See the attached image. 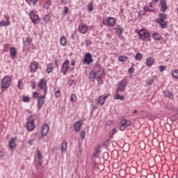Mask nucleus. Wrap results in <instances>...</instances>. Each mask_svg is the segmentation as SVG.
<instances>
[{
    "label": "nucleus",
    "instance_id": "1",
    "mask_svg": "<svg viewBox=\"0 0 178 178\" xmlns=\"http://www.w3.org/2000/svg\"><path fill=\"white\" fill-rule=\"evenodd\" d=\"M35 116L34 115H31L30 118H26V129L28 131H33L35 129Z\"/></svg>",
    "mask_w": 178,
    "mask_h": 178
},
{
    "label": "nucleus",
    "instance_id": "2",
    "mask_svg": "<svg viewBox=\"0 0 178 178\" xmlns=\"http://www.w3.org/2000/svg\"><path fill=\"white\" fill-rule=\"evenodd\" d=\"M127 86V81L126 79H122L118 83V86L116 89L117 94H120L121 92H124L126 87Z\"/></svg>",
    "mask_w": 178,
    "mask_h": 178
},
{
    "label": "nucleus",
    "instance_id": "3",
    "mask_svg": "<svg viewBox=\"0 0 178 178\" xmlns=\"http://www.w3.org/2000/svg\"><path fill=\"white\" fill-rule=\"evenodd\" d=\"M10 77L8 76H6L3 79L1 80V88L6 90V88H9V86H10Z\"/></svg>",
    "mask_w": 178,
    "mask_h": 178
},
{
    "label": "nucleus",
    "instance_id": "4",
    "mask_svg": "<svg viewBox=\"0 0 178 178\" xmlns=\"http://www.w3.org/2000/svg\"><path fill=\"white\" fill-rule=\"evenodd\" d=\"M138 34L140 40H144L145 38H148L149 37V31L144 29L139 31Z\"/></svg>",
    "mask_w": 178,
    "mask_h": 178
},
{
    "label": "nucleus",
    "instance_id": "5",
    "mask_svg": "<svg viewBox=\"0 0 178 178\" xmlns=\"http://www.w3.org/2000/svg\"><path fill=\"white\" fill-rule=\"evenodd\" d=\"M70 66V62L68 60H66L62 65L61 72L64 76H66L67 74V72L69 70Z\"/></svg>",
    "mask_w": 178,
    "mask_h": 178
},
{
    "label": "nucleus",
    "instance_id": "6",
    "mask_svg": "<svg viewBox=\"0 0 178 178\" xmlns=\"http://www.w3.org/2000/svg\"><path fill=\"white\" fill-rule=\"evenodd\" d=\"M29 16L33 24H37V23H40V17H38L33 10L30 12Z\"/></svg>",
    "mask_w": 178,
    "mask_h": 178
},
{
    "label": "nucleus",
    "instance_id": "7",
    "mask_svg": "<svg viewBox=\"0 0 178 178\" xmlns=\"http://www.w3.org/2000/svg\"><path fill=\"white\" fill-rule=\"evenodd\" d=\"M83 63H86V65H90L92 63V56H91V54L86 53L83 58Z\"/></svg>",
    "mask_w": 178,
    "mask_h": 178
},
{
    "label": "nucleus",
    "instance_id": "8",
    "mask_svg": "<svg viewBox=\"0 0 178 178\" xmlns=\"http://www.w3.org/2000/svg\"><path fill=\"white\" fill-rule=\"evenodd\" d=\"M45 102V95H40L38 97V109H41L44 103Z\"/></svg>",
    "mask_w": 178,
    "mask_h": 178
},
{
    "label": "nucleus",
    "instance_id": "9",
    "mask_svg": "<svg viewBox=\"0 0 178 178\" xmlns=\"http://www.w3.org/2000/svg\"><path fill=\"white\" fill-rule=\"evenodd\" d=\"M48 131H49V126L47 124H44L42 127V129H41V135L42 137H45V136H47V134H48Z\"/></svg>",
    "mask_w": 178,
    "mask_h": 178
},
{
    "label": "nucleus",
    "instance_id": "10",
    "mask_svg": "<svg viewBox=\"0 0 178 178\" xmlns=\"http://www.w3.org/2000/svg\"><path fill=\"white\" fill-rule=\"evenodd\" d=\"M109 97V94L102 95L99 97L98 104L99 105H104L105 104V102L106 101V98Z\"/></svg>",
    "mask_w": 178,
    "mask_h": 178
},
{
    "label": "nucleus",
    "instance_id": "11",
    "mask_svg": "<svg viewBox=\"0 0 178 178\" xmlns=\"http://www.w3.org/2000/svg\"><path fill=\"white\" fill-rule=\"evenodd\" d=\"M44 86H47V82L45 81V79H41L39 82L38 87L40 90H43L44 94H47V88H44Z\"/></svg>",
    "mask_w": 178,
    "mask_h": 178
},
{
    "label": "nucleus",
    "instance_id": "12",
    "mask_svg": "<svg viewBox=\"0 0 178 178\" xmlns=\"http://www.w3.org/2000/svg\"><path fill=\"white\" fill-rule=\"evenodd\" d=\"M154 10H155L154 3H150L148 6L144 7L145 12H154Z\"/></svg>",
    "mask_w": 178,
    "mask_h": 178
},
{
    "label": "nucleus",
    "instance_id": "13",
    "mask_svg": "<svg viewBox=\"0 0 178 178\" xmlns=\"http://www.w3.org/2000/svg\"><path fill=\"white\" fill-rule=\"evenodd\" d=\"M107 26H108V27H112L113 26H115L116 21L115 20V18L112 17H109L107 19Z\"/></svg>",
    "mask_w": 178,
    "mask_h": 178
},
{
    "label": "nucleus",
    "instance_id": "14",
    "mask_svg": "<svg viewBox=\"0 0 178 178\" xmlns=\"http://www.w3.org/2000/svg\"><path fill=\"white\" fill-rule=\"evenodd\" d=\"M88 27L86 24L79 25V31H80L82 34H86L87 33Z\"/></svg>",
    "mask_w": 178,
    "mask_h": 178
},
{
    "label": "nucleus",
    "instance_id": "15",
    "mask_svg": "<svg viewBox=\"0 0 178 178\" xmlns=\"http://www.w3.org/2000/svg\"><path fill=\"white\" fill-rule=\"evenodd\" d=\"M161 12H166L168 9V5L166 4V1L165 0H161Z\"/></svg>",
    "mask_w": 178,
    "mask_h": 178
},
{
    "label": "nucleus",
    "instance_id": "16",
    "mask_svg": "<svg viewBox=\"0 0 178 178\" xmlns=\"http://www.w3.org/2000/svg\"><path fill=\"white\" fill-rule=\"evenodd\" d=\"M105 72V70H104V68L102 67H99L97 72H96V76L97 79H101V77H102V75L104 74V72Z\"/></svg>",
    "mask_w": 178,
    "mask_h": 178
},
{
    "label": "nucleus",
    "instance_id": "17",
    "mask_svg": "<svg viewBox=\"0 0 178 178\" xmlns=\"http://www.w3.org/2000/svg\"><path fill=\"white\" fill-rule=\"evenodd\" d=\"M17 54V52L16 51V48H15V47L10 48V58H12V59H15V58H16Z\"/></svg>",
    "mask_w": 178,
    "mask_h": 178
},
{
    "label": "nucleus",
    "instance_id": "18",
    "mask_svg": "<svg viewBox=\"0 0 178 178\" xmlns=\"http://www.w3.org/2000/svg\"><path fill=\"white\" fill-rule=\"evenodd\" d=\"M74 129L75 131H80L81 129V122L80 121L76 122L75 124H74Z\"/></svg>",
    "mask_w": 178,
    "mask_h": 178
},
{
    "label": "nucleus",
    "instance_id": "19",
    "mask_svg": "<svg viewBox=\"0 0 178 178\" xmlns=\"http://www.w3.org/2000/svg\"><path fill=\"white\" fill-rule=\"evenodd\" d=\"M16 140L14 138H12L9 142V148L10 149H13L16 147Z\"/></svg>",
    "mask_w": 178,
    "mask_h": 178
},
{
    "label": "nucleus",
    "instance_id": "20",
    "mask_svg": "<svg viewBox=\"0 0 178 178\" xmlns=\"http://www.w3.org/2000/svg\"><path fill=\"white\" fill-rule=\"evenodd\" d=\"M89 79L90 80H92V81H94V80H95V79H98L97 78V74L95 72V71L94 70H91L90 74H89Z\"/></svg>",
    "mask_w": 178,
    "mask_h": 178
},
{
    "label": "nucleus",
    "instance_id": "21",
    "mask_svg": "<svg viewBox=\"0 0 178 178\" xmlns=\"http://www.w3.org/2000/svg\"><path fill=\"white\" fill-rule=\"evenodd\" d=\"M146 65L149 67H151L152 65H154V58L152 57H149L146 59Z\"/></svg>",
    "mask_w": 178,
    "mask_h": 178
},
{
    "label": "nucleus",
    "instance_id": "22",
    "mask_svg": "<svg viewBox=\"0 0 178 178\" xmlns=\"http://www.w3.org/2000/svg\"><path fill=\"white\" fill-rule=\"evenodd\" d=\"M31 67V70H32V72H35L37 70V69L38 68V63L37 62H33L30 65Z\"/></svg>",
    "mask_w": 178,
    "mask_h": 178
},
{
    "label": "nucleus",
    "instance_id": "23",
    "mask_svg": "<svg viewBox=\"0 0 178 178\" xmlns=\"http://www.w3.org/2000/svg\"><path fill=\"white\" fill-rule=\"evenodd\" d=\"M166 16H167L166 14L160 13L159 15V17H160V18L157 19L156 20V22H162L163 20H166V19H167Z\"/></svg>",
    "mask_w": 178,
    "mask_h": 178
},
{
    "label": "nucleus",
    "instance_id": "24",
    "mask_svg": "<svg viewBox=\"0 0 178 178\" xmlns=\"http://www.w3.org/2000/svg\"><path fill=\"white\" fill-rule=\"evenodd\" d=\"M152 38H154V40H156L157 41H161L162 36H161V34H159V33H154L152 35Z\"/></svg>",
    "mask_w": 178,
    "mask_h": 178
},
{
    "label": "nucleus",
    "instance_id": "25",
    "mask_svg": "<svg viewBox=\"0 0 178 178\" xmlns=\"http://www.w3.org/2000/svg\"><path fill=\"white\" fill-rule=\"evenodd\" d=\"M67 149V143L66 141H64L61 143V152H65Z\"/></svg>",
    "mask_w": 178,
    "mask_h": 178
},
{
    "label": "nucleus",
    "instance_id": "26",
    "mask_svg": "<svg viewBox=\"0 0 178 178\" xmlns=\"http://www.w3.org/2000/svg\"><path fill=\"white\" fill-rule=\"evenodd\" d=\"M157 23L160 24L161 29H166V27H168V23L165 20L162 22L159 21Z\"/></svg>",
    "mask_w": 178,
    "mask_h": 178
},
{
    "label": "nucleus",
    "instance_id": "27",
    "mask_svg": "<svg viewBox=\"0 0 178 178\" xmlns=\"http://www.w3.org/2000/svg\"><path fill=\"white\" fill-rule=\"evenodd\" d=\"M116 33L118 35H122L123 34V28L118 25L116 28Z\"/></svg>",
    "mask_w": 178,
    "mask_h": 178
},
{
    "label": "nucleus",
    "instance_id": "28",
    "mask_svg": "<svg viewBox=\"0 0 178 178\" xmlns=\"http://www.w3.org/2000/svg\"><path fill=\"white\" fill-rule=\"evenodd\" d=\"M164 95H165V97H168V98H173L174 97L173 92L169 90H165Z\"/></svg>",
    "mask_w": 178,
    "mask_h": 178
},
{
    "label": "nucleus",
    "instance_id": "29",
    "mask_svg": "<svg viewBox=\"0 0 178 178\" xmlns=\"http://www.w3.org/2000/svg\"><path fill=\"white\" fill-rule=\"evenodd\" d=\"M52 70H54V66H53L52 63H49L47 65V74H49V73H52Z\"/></svg>",
    "mask_w": 178,
    "mask_h": 178
},
{
    "label": "nucleus",
    "instance_id": "30",
    "mask_svg": "<svg viewBox=\"0 0 178 178\" xmlns=\"http://www.w3.org/2000/svg\"><path fill=\"white\" fill-rule=\"evenodd\" d=\"M114 99H120V101H123L124 99V97L119 95V93L114 95Z\"/></svg>",
    "mask_w": 178,
    "mask_h": 178
},
{
    "label": "nucleus",
    "instance_id": "31",
    "mask_svg": "<svg viewBox=\"0 0 178 178\" xmlns=\"http://www.w3.org/2000/svg\"><path fill=\"white\" fill-rule=\"evenodd\" d=\"M118 60L120 62H126L127 60V56H120L118 57Z\"/></svg>",
    "mask_w": 178,
    "mask_h": 178
},
{
    "label": "nucleus",
    "instance_id": "32",
    "mask_svg": "<svg viewBox=\"0 0 178 178\" xmlns=\"http://www.w3.org/2000/svg\"><path fill=\"white\" fill-rule=\"evenodd\" d=\"M60 42L61 45H63V46L66 45V42H67L66 38L65 36L61 37L60 39Z\"/></svg>",
    "mask_w": 178,
    "mask_h": 178
},
{
    "label": "nucleus",
    "instance_id": "33",
    "mask_svg": "<svg viewBox=\"0 0 178 178\" xmlns=\"http://www.w3.org/2000/svg\"><path fill=\"white\" fill-rule=\"evenodd\" d=\"M70 101L72 102H76L77 101V96L76 94H72L70 96Z\"/></svg>",
    "mask_w": 178,
    "mask_h": 178
},
{
    "label": "nucleus",
    "instance_id": "34",
    "mask_svg": "<svg viewBox=\"0 0 178 178\" xmlns=\"http://www.w3.org/2000/svg\"><path fill=\"white\" fill-rule=\"evenodd\" d=\"M9 24H10V23H9L8 21L0 22L1 27H5V26H9Z\"/></svg>",
    "mask_w": 178,
    "mask_h": 178
},
{
    "label": "nucleus",
    "instance_id": "35",
    "mask_svg": "<svg viewBox=\"0 0 178 178\" xmlns=\"http://www.w3.org/2000/svg\"><path fill=\"white\" fill-rule=\"evenodd\" d=\"M135 59L136 60H141V59H143V54H141V53H137Z\"/></svg>",
    "mask_w": 178,
    "mask_h": 178
},
{
    "label": "nucleus",
    "instance_id": "36",
    "mask_svg": "<svg viewBox=\"0 0 178 178\" xmlns=\"http://www.w3.org/2000/svg\"><path fill=\"white\" fill-rule=\"evenodd\" d=\"M129 172L131 175H136V173H137V168H136V167H131Z\"/></svg>",
    "mask_w": 178,
    "mask_h": 178
},
{
    "label": "nucleus",
    "instance_id": "37",
    "mask_svg": "<svg viewBox=\"0 0 178 178\" xmlns=\"http://www.w3.org/2000/svg\"><path fill=\"white\" fill-rule=\"evenodd\" d=\"M127 123V120L123 119L120 121V124L123 127V130L126 129V124Z\"/></svg>",
    "mask_w": 178,
    "mask_h": 178
},
{
    "label": "nucleus",
    "instance_id": "38",
    "mask_svg": "<svg viewBox=\"0 0 178 178\" xmlns=\"http://www.w3.org/2000/svg\"><path fill=\"white\" fill-rule=\"evenodd\" d=\"M118 131V130H116V129H113L108 134V136L111 138H112V137H113L115 133H116Z\"/></svg>",
    "mask_w": 178,
    "mask_h": 178
},
{
    "label": "nucleus",
    "instance_id": "39",
    "mask_svg": "<svg viewBox=\"0 0 178 178\" xmlns=\"http://www.w3.org/2000/svg\"><path fill=\"white\" fill-rule=\"evenodd\" d=\"M36 155L38 161H41L42 159V154L40 150H37Z\"/></svg>",
    "mask_w": 178,
    "mask_h": 178
},
{
    "label": "nucleus",
    "instance_id": "40",
    "mask_svg": "<svg viewBox=\"0 0 178 178\" xmlns=\"http://www.w3.org/2000/svg\"><path fill=\"white\" fill-rule=\"evenodd\" d=\"M51 1H47L44 5L43 6V7L44 8V9H49V6H51Z\"/></svg>",
    "mask_w": 178,
    "mask_h": 178
},
{
    "label": "nucleus",
    "instance_id": "41",
    "mask_svg": "<svg viewBox=\"0 0 178 178\" xmlns=\"http://www.w3.org/2000/svg\"><path fill=\"white\" fill-rule=\"evenodd\" d=\"M172 75L173 77H175V79H178V70H174L172 72Z\"/></svg>",
    "mask_w": 178,
    "mask_h": 178
},
{
    "label": "nucleus",
    "instance_id": "42",
    "mask_svg": "<svg viewBox=\"0 0 178 178\" xmlns=\"http://www.w3.org/2000/svg\"><path fill=\"white\" fill-rule=\"evenodd\" d=\"M43 19L46 23H48V22H49L51 20V16H49V15H44Z\"/></svg>",
    "mask_w": 178,
    "mask_h": 178
},
{
    "label": "nucleus",
    "instance_id": "43",
    "mask_svg": "<svg viewBox=\"0 0 178 178\" xmlns=\"http://www.w3.org/2000/svg\"><path fill=\"white\" fill-rule=\"evenodd\" d=\"M17 87L19 90H23V81L22 80H19L17 83Z\"/></svg>",
    "mask_w": 178,
    "mask_h": 178
},
{
    "label": "nucleus",
    "instance_id": "44",
    "mask_svg": "<svg viewBox=\"0 0 178 178\" xmlns=\"http://www.w3.org/2000/svg\"><path fill=\"white\" fill-rule=\"evenodd\" d=\"M31 41H33V39H31V38H26V42H25V45L26 47L30 45V42H31Z\"/></svg>",
    "mask_w": 178,
    "mask_h": 178
},
{
    "label": "nucleus",
    "instance_id": "45",
    "mask_svg": "<svg viewBox=\"0 0 178 178\" xmlns=\"http://www.w3.org/2000/svg\"><path fill=\"white\" fill-rule=\"evenodd\" d=\"M69 13V8L67 6L64 7V11L63 13V16H66Z\"/></svg>",
    "mask_w": 178,
    "mask_h": 178
},
{
    "label": "nucleus",
    "instance_id": "46",
    "mask_svg": "<svg viewBox=\"0 0 178 178\" xmlns=\"http://www.w3.org/2000/svg\"><path fill=\"white\" fill-rule=\"evenodd\" d=\"M88 10L89 12H92V10H94V6L92 5V3H90V4L88 6Z\"/></svg>",
    "mask_w": 178,
    "mask_h": 178
},
{
    "label": "nucleus",
    "instance_id": "47",
    "mask_svg": "<svg viewBox=\"0 0 178 178\" xmlns=\"http://www.w3.org/2000/svg\"><path fill=\"white\" fill-rule=\"evenodd\" d=\"M108 158H109V154L106 152L103 154V159H104V161H108Z\"/></svg>",
    "mask_w": 178,
    "mask_h": 178
},
{
    "label": "nucleus",
    "instance_id": "48",
    "mask_svg": "<svg viewBox=\"0 0 178 178\" xmlns=\"http://www.w3.org/2000/svg\"><path fill=\"white\" fill-rule=\"evenodd\" d=\"M22 101L24 102H30V97H29L27 96H23Z\"/></svg>",
    "mask_w": 178,
    "mask_h": 178
},
{
    "label": "nucleus",
    "instance_id": "49",
    "mask_svg": "<svg viewBox=\"0 0 178 178\" xmlns=\"http://www.w3.org/2000/svg\"><path fill=\"white\" fill-rule=\"evenodd\" d=\"M155 81V79H151L148 81L146 82L147 86H152V83Z\"/></svg>",
    "mask_w": 178,
    "mask_h": 178
},
{
    "label": "nucleus",
    "instance_id": "50",
    "mask_svg": "<svg viewBox=\"0 0 178 178\" xmlns=\"http://www.w3.org/2000/svg\"><path fill=\"white\" fill-rule=\"evenodd\" d=\"M81 138L84 140L86 138V131H82L80 134Z\"/></svg>",
    "mask_w": 178,
    "mask_h": 178
},
{
    "label": "nucleus",
    "instance_id": "51",
    "mask_svg": "<svg viewBox=\"0 0 178 178\" xmlns=\"http://www.w3.org/2000/svg\"><path fill=\"white\" fill-rule=\"evenodd\" d=\"M109 143H111V140H107L104 142V147H109Z\"/></svg>",
    "mask_w": 178,
    "mask_h": 178
},
{
    "label": "nucleus",
    "instance_id": "52",
    "mask_svg": "<svg viewBox=\"0 0 178 178\" xmlns=\"http://www.w3.org/2000/svg\"><path fill=\"white\" fill-rule=\"evenodd\" d=\"M55 97H56V98H59V97H60V90L56 91Z\"/></svg>",
    "mask_w": 178,
    "mask_h": 178
},
{
    "label": "nucleus",
    "instance_id": "53",
    "mask_svg": "<svg viewBox=\"0 0 178 178\" xmlns=\"http://www.w3.org/2000/svg\"><path fill=\"white\" fill-rule=\"evenodd\" d=\"M54 65L56 66L57 68H58L59 67V60L56 59L54 60Z\"/></svg>",
    "mask_w": 178,
    "mask_h": 178
},
{
    "label": "nucleus",
    "instance_id": "54",
    "mask_svg": "<svg viewBox=\"0 0 178 178\" xmlns=\"http://www.w3.org/2000/svg\"><path fill=\"white\" fill-rule=\"evenodd\" d=\"M165 69H166V67H165V66H163V65H161V66L159 67V71H160V72H163V71L165 70Z\"/></svg>",
    "mask_w": 178,
    "mask_h": 178
},
{
    "label": "nucleus",
    "instance_id": "55",
    "mask_svg": "<svg viewBox=\"0 0 178 178\" xmlns=\"http://www.w3.org/2000/svg\"><path fill=\"white\" fill-rule=\"evenodd\" d=\"M94 156H98L99 155V149H96L95 152L93 154Z\"/></svg>",
    "mask_w": 178,
    "mask_h": 178
},
{
    "label": "nucleus",
    "instance_id": "56",
    "mask_svg": "<svg viewBox=\"0 0 178 178\" xmlns=\"http://www.w3.org/2000/svg\"><path fill=\"white\" fill-rule=\"evenodd\" d=\"M38 1V0H26V2H32L33 5H35V3H37Z\"/></svg>",
    "mask_w": 178,
    "mask_h": 178
},
{
    "label": "nucleus",
    "instance_id": "57",
    "mask_svg": "<svg viewBox=\"0 0 178 178\" xmlns=\"http://www.w3.org/2000/svg\"><path fill=\"white\" fill-rule=\"evenodd\" d=\"M76 37H77V33L76 32H73L72 34V38L73 40H74V38H76Z\"/></svg>",
    "mask_w": 178,
    "mask_h": 178
},
{
    "label": "nucleus",
    "instance_id": "58",
    "mask_svg": "<svg viewBox=\"0 0 178 178\" xmlns=\"http://www.w3.org/2000/svg\"><path fill=\"white\" fill-rule=\"evenodd\" d=\"M129 74H133V73H134V68H129Z\"/></svg>",
    "mask_w": 178,
    "mask_h": 178
},
{
    "label": "nucleus",
    "instance_id": "59",
    "mask_svg": "<svg viewBox=\"0 0 178 178\" xmlns=\"http://www.w3.org/2000/svg\"><path fill=\"white\" fill-rule=\"evenodd\" d=\"M31 83L32 84V89L35 90V81H31Z\"/></svg>",
    "mask_w": 178,
    "mask_h": 178
},
{
    "label": "nucleus",
    "instance_id": "60",
    "mask_svg": "<svg viewBox=\"0 0 178 178\" xmlns=\"http://www.w3.org/2000/svg\"><path fill=\"white\" fill-rule=\"evenodd\" d=\"M33 98H38V92H35L33 94Z\"/></svg>",
    "mask_w": 178,
    "mask_h": 178
},
{
    "label": "nucleus",
    "instance_id": "61",
    "mask_svg": "<svg viewBox=\"0 0 178 178\" xmlns=\"http://www.w3.org/2000/svg\"><path fill=\"white\" fill-rule=\"evenodd\" d=\"M130 124H131V122H130L129 120L127 121L125 128L129 127V126H130Z\"/></svg>",
    "mask_w": 178,
    "mask_h": 178
},
{
    "label": "nucleus",
    "instance_id": "62",
    "mask_svg": "<svg viewBox=\"0 0 178 178\" xmlns=\"http://www.w3.org/2000/svg\"><path fill=\"white\" fill-rule=\"evenodd\" d=\"M149 119H154L155 118V115L153 114H149Z\"/></svg>",
    "mask_w": 178,
    "mask_h": 178
},
{
    "label": "nucleus",
    "instance_id": "63",
    "mask_svg": "<svg viewBox=\"0 0 178 178\" xmlns=\"http://www.w3.org/2000/svg\"><path fill=\"white\" fill-rule=\"evenodd\" d=\"M34 141V140H29L28 141V144H29V145H31L33 144V142Z\"/></svg>",
    "mask_w": 178,
    "mask_h": 178
},
{
    "label": "nucleus",
    "instance_id": "64",
    "mask_svg": "<svg viewBox=\"0 0 178 178\" xmlns=\"http://www.w3.org/2000/svg\"><path fill=\"white\" fill-rule=\"evenodd\" d=\"M4 18L6 19L7 20L9 19V14L4 15Z\"/></svg>",
    "mask_w": 178,
    "mask_h": 178
}]
</instances>
